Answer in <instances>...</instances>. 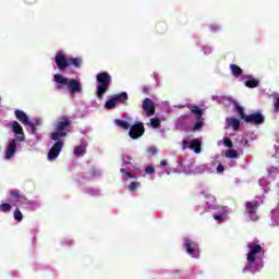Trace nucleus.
I'll return each instance as SVG.
<instances>
[{
  "mask_svg": "<svg viewBox=\"0 0 279 279\" xmlns=\"http://www.w3.org/2000/svg\"><path fill=\"white\" fill-rule=\"evenodd\" d=\"M10 197L11 199H15V202L20 205L29 204V199H27V197L23 195L19 190H11Z\"/></svg>",
  "mask_w": 279,
  "mask_h": 279,
  "instance_id": "obj_11",
  "label": "nucleus"
},
{
  "mask_svg": "<svg viewBox=\"0 0 279 279\" xmlns=\"http://www.w3.org/2000/svg\"><path fill=\"white\" fill-rule=\"evenodd\" d=\"M248 250L246 260L248 265H253V263H256V256L263 254V246L260 244H248Z\"/></svg>",
  "mask_w": 279,
  "mask_h": 279,
  "instance_id": "obj_6",
  "label": "nucleus"
},
{
  "mask_svg": "<svg viewBox=\"0 0 279 279\" xmlns=\"http://www.w3.org/2000/svg\"><path fill=\"white\" fill-rule=\"evenodd\" d=\"M120 172H121V173H124V174L122 175V179H123L124 181L134 180V178H136V177H134V174H132L131 172H125V170H124L123 168L120 169Z\"/></svg>",
  "mask_w": 279,
  "mask_h": 279,
  "instance_id": "obj_27",
  "label": "nucleus"
},
{
  "mask_svg": "<svg viewBox=\"0 0 279 279\" xmlns=\"http://www.w3.org/2000/svg\"><path fill=\"white\" fill-rule=\"evenodd\" d=\"M182 145L183 149H186V147H189V142L186 140H183Z\"/></svg>",
  "mask_w": 279,
  "mask_h": 279,
  "instance_id": "obj_44",
  "label": "nucleus"
},
{
  "mask_svg": "<svg viewBox=\"0 0 279 279\" xmlns=\"http://www.w3.org/2000/svg\"><path fill=\"white\" fill-rule=\"evenodd\" d=\"M146 151L148 156H156V154H158V149L156 148V146H149Z\"/></svg>",
  "mask_w": 279,
  "mask_h": 279,
  "instance_id": "obj_34",
  "label": "nucleus"
},
{
  "mask_svg": "<svg viewBox=\"0 0 279 279\" xmlns=\"http://www.w3.org/2000/svg\"><path fill=\"white\" fill-rule=\"evenodd\" d=\"M116 125H118V128H122V130H130L131 128L130 123L125 120H116Z\"/></svg>",
  "mask_w": 279,
  "mask_h": 279,
  "instance_id": "obj_25",
  "label": "nucleus"
},
{
  "mask_svg": "<svg viewBox=\"0 0 279 279\" xmlns=\"http://www.w3.org/2000/svg\"><path fill=\"white\" fill-rule=\"evenodd\" d=\"M96 96L98 99H104V96L108 93L110 84H112V76L108 72H100L96 75Z\"/></svg>",
  "mask_w": 279,
  "mask_h": 279,
  "instance_id": "obj_2",
  "label": "nucleus"
},
{
  "mask_svg": "<svg viewBox=\"0 0 279 279\" xmlns=\"http://www.w3.org/2000/svg\"><path fill=\"white\" fill-rule=\"evenodd\" d=\"M191 113L195 114L196 119H202L204 116V110L199 109L196 105H193L191 108Z\"/></svg>",
  "mask_w": 279,
  "mask_h": 279,
  "instance_id": "obj_21",
  "label": "nucleus"
},
{
  "mask_svg": "<svg viewBox=\"0 0 279 279\" xmlns=\"http://www.w3.org/2000/svg\"><path fill=\"white\" fill-rule=\"evenodd\" d=\"M123 162H124V165H132V157H130V156L124 157Z\"/></svg>",
  "mask_w": 279,
  "mask_h": 279,
  "instance_id": "obj_39",
  "label": "nucleus"
},
{
  "mask_svg": "<svg viewBox=\"0 0 279 279\" xmlns=\"http://www.w3.org/2000/svg\"><path fill=\"white\" fill-rule=\"evenodd\" d=\"M202 195H205V197H207L209 199H215L214 196H211L210 194H207L206 192H202Z\"/></svg>",
  "mask_w": 279,
  "mask_h": 279,
  "instance_id": "obj_42",
  "label": "nucleus"
},
{
  "mask_svg": "<svg viewBox=\"0 0 279 279\" xmlns=\"http://www.w3.org/2000/svg\"><path fill=\"white\" fill-rule=\"evenodd\" d=\"M69 128H71V120L69 117L63 116L59 118L54 124V130H57V132L50 134L51 141H60V138L66 137V130H69Z\"/></svg>",
  "mask_w": 279,
  "mask_h": 279,
  "instance_id": "obj_3",
  "label": "nucleus"
},
{
  "mask_svg": "<svg viewBox=\"0 0 279 279\" xmlns=\"http://www.w3.org/2000/svg\"><path fill=\"white\" fill-rule=\"evenodd\" d=\"M217 173H223V171H226V168L223 167V165H219L216 169Z\"/></svg>",
  "mask_w": 279,
  "mask_h": 279,
  "instance_id": "obj_40",
  "label": "nucleus"
},
{
  "mask_svg": "<svg viewBox=\"0 0 279 279\" xmlns=\"http://www.w3.org/2000/svg\"><path fill=\"white\" fill-rule=\"evenodd\" d=\"M258 202H246V210L248 215L252 217V215H256V210H258Z\"/></svg>",
  "mask_w": 279,
  "mask_h": 279,
  "instance_id": "obj_16",
  "label": "nucleus"
},
{
  "mask_svg": "<svg viewBox=\"0 0 279 279\" xmlns=\"http://www.w3.org/2000/svg\"><path fill=\"white\" fill-rule=\"evenodd\" d=\"M53 81L58 84L59 90L68 86V90H70L71 95H77V93H82V83L75 78H66L62 74H54Z\"/></svg>",
  "mask_w": 279,
  "mask_h": 279,
  "instance_id": "obj_1",
  "label": "nucleus"
},
{
  "mask_svg": "<svg viewBox=\"0 0 279 279\" xmlns=\"http://www.w3.org/2000/svg\"><path fill=\"white\" fill-rule=\"evenodd\" d=\"M161 27H163V29H166V28H167V24H165V23H159V24H157V31L160 32V28H161Z\"/></svg>",
  "mask_w": 279,
  "mask_h": 279,
  "instance_id": "obj_41",
  "label": "nucleus"
},
{
  "mask_svg": "<svg viewBox=\"0 0 279 279\" xmlns=\"http://www.w3.org/2000/svg\"><path fill=\"white\" fill-rule=\"evenodd\" d=\"M235 110L242 121H245V119H247V116L245 114V109H243V107H241L240 105H235Z\"/></svg>",
  "mask_w": 279,
  "mask_h": 279,
  "instance_id": "obj_24",
  "label": "nucleus"
},
{
  "mask_svg": "<svg viewBox=\"0 0 279 279\" xmlns=\"http://www.w3.org/2000/svg\"><path fill=\"white\" fill-rule=\"evenodd\" d=\"M105 108L107 110H112L113 108H117V100L112 96L111 99L107 100L105 104Z\"/></svg>",
  "mask_w": 279,
  "mask_h": 279,
  "instance_id": "obj_23",
  "label": "nucleus"
},
{
  "mask_svg": "<svg viewBox=\"0 0 279 279\" xmlns=\"http://www.w3.org/2000/svg\"><path fill=\"white\" fill-rule=\"evenodd\" d=\"M244 78L247 80L244 82L246 88H257V86L260 84V81L254 78L252 75L244 76Z\"/></svg>",
  "mask_w": 279,
  "mask_h": 279,
  "instance_id": "obj_14",
  "label": "nucleus"
},
{
  "mask_svg": "<svg viewBox=\"0 0 279 279\" xmlns=\"http://www.w3.org/2000/svg\"><path fill=\"white\" fill-rule=\"evenodd\" d=\"M160 167H167V160L162 159V160L160 161Z\"/></svg>",
  "mask_w": 279,
  "mask_h": 279,
  "instance_id": "obj_45",
  "label": "nucleus"
},
{
  "mask_svg": "<svg viewBox=\"0 0 279 279\" xmlns=\"http://www.w3.org/2000/svg\"><path fill=\"white\" fill-rule=\"evenodd\" d=\"M145 171H146L149 175L156 173V169L154 168V166H147L146 169H145Z\"/></svg>",
  "mask_w": 279,
  "mask_h": 279,
  "instance_id": "obj_37",
  "label": "nucleus"
},
{
  "mask_svg": "<svg viewBox=\"0 0 279 279\" xmlns=\"http://www.w3.org/2000/svg\"><path fill=\"white\" fill-rule=\"evenodd\" d=\"M227 158H239V153L235 149H230L226 153Z\"/></svg>",
  "mask_w": 279,
  "mask_h": 279,
  "instance_id": "obj_32",
  "label": "nucleus"
},
{
  "mask_svg": "<svg viewBox=\"0 0 279 279\" xmlns=\"http://www.w3.org/2000/svg\"><path fill=\"white\" fill-rule=\"evenodd\" d=\"M228 125L232 126V130L236 131L241 128V121L236 118H227Z\"/></svg>",
  "mask_w": 279,
  "mask_h": 279,
  "instance_id": "obj_19",
  "label": "nucleus"
},
{
  "mask_svg": "<svg viewBox=\"0 0 279 279\" xmlns=\"http://www.w3.org/2000/svg\"><path fill=\"white\" fill-rule=\"evenodd\" d=\"M214 219H215L216 221H221V219H223V217H222L221 215H215V216H214Z\"/></svg>",
  "mask_w": 279,
  "mask_h": 279,
  "instance_id": "obj_43",
  "label": "nucleus"
},
{
  "mask_svg": "<svg viewBox=\"0 0 279 279\" xmlns=\"http://www.w3.org/2000/svg\"><path fill=\"white\" fill-rule=\"evenodd\" d=\"M74 66L75 69H80L82 66V59L75 57L69 59V66Z\"/></svg>",
  "mask_w": 279,
  "mask_h": 279,
  "instance_id": "obj_22",
  "label": "nucleus"
},
{
  "mask_svg": "<svg viewBox=\"0 0 279 279\" xmlns=\"http://www.w3.org/2000/svg\"><path fill=\"white\" fill-rule=\"evenodd\" d=\"M14 114L17 121H20V123H23V125H27V123H29V118H27V113L23 110H15Z\"/></svg>",
  "mask_w": 279,
  "mask_h": 279,
  "instance_id": "obj_15",
  "label": "nucleus"
},
{
  "mask_svg": "<svg viewBox=\"0 0 279 279\" xmlns=\"http://www.w3.org/2000/svg\"><path fill=\"white\" fill-rule=\"evenodd\" d=\"M141 186V182H131L129 184V190L130 191H136V189H138Z\"/></svg>",
  "mask_w": 279,
  "mask_h": 279,
  "instance_id": "obj_36",
  "label": "nucleus"
},
{
  "mask_svg": "<svg viewBox=\"0 0 279 279\" xmlns=\"http://www.w3.org/2000/svg\"><path fill=\"white\" fill-rule=\"evenodd\" d=\"M26 125H29V128L32 130V134H36V124H34V122L28 121V123H26Z\"/></svg>",
  "mask_w": 279,
  "mask_h": 279,
  "instance_id": "obj_38",
  "label": "nucleus"
},
{
  "mask_svg": "<svg viewBox=\"0 0 279 279\" xmlns=\"http://www.w3.org/2000/svg\"><path fill=\"white\" fill-rule=\"evenodd\" d=\"M167 173H168V175H169V173H171V172L168 171Z\"/></svg>",
  "mask_w": 279,
  "mask_h": 279,
  "instance_id": "obj_49",
  "label": "nucleus"
},
{
  "mask_svg": "<svg viewBox=\"0 0 279 279\" xmlns=\"http://www.w3.org/2000/svg\"><path fill=\"white\" fill-rule=\"evenodd\" d=\"M113 99H116V102L118 104H128V94L125 92H122L120 94L113 95Z\"/></svg>",
  "mask_w": 279,
  "mask_h": 279,
  "instance_id": "obj_18",
  "label": "nucleus"
},
{
  "mask_svg": "<svg viewBox=\"0 0 279 279\" xmlns=\"http://www.w3.org/2000/svg\"><path fill=\"white\" fill-rule=\"evenodd\" d=\"M16 154V140H11L5 150V158L10 160Z\"/></svg>",
  "mask_w": 279,
  "mask_h": 279,
  "instance_id": "obj_13",
  "label": "nucleus"
},
{
  "mask_svg": "<svg viewBox=\"0 0 279 279\" xmlns=\"http://www.w3.org/2000/svg\"><path fill=\"white\" fill-rule=\"evenodd\" d=\"M129 130V136L133 141H138V138L145 134V125L143 122H136L135 124L131 125Z\"/></svg>",
  "mask_w": 279,
  "mask_h": 279,
  "instance_id": "obj_5",
  "label": "nucleus"
},
{
  "mask_svg": "<svg viewBox=\"0 0 279 279\" xmlns=\"http://www.w3.org/2000/svg\"><path fill=\"white\" fill-rule=\"evenodd\" d=\"M25 3H36L37 0H24Z\"/></svg>",
  "mask_w": 279,
  "mask_h": 279,
  "instance_id": "obj_47",
  "label": "nucleus"
},
{
  "mask_svg": "<svg viewBox=\"0 0 279 279\" xmlns=\"http://www.w3.org/2000/svg\"><path fill=\"white\" fill-rule=\"evenodd\" d=\"M12 130L14 134H17L16 140L20 142L25 141V133L23 132V126L16 121L12 122Z\"/></svg>",
  "mask_w": 279,
  "mask_h": 279,
  "instance_id": "obj_12",
  "label": "nucleus"
},
{
  "mask_svg": "<svg viewBox=\"0 0 279 279\" xmlns=\"http://www.w3.org/2000/svg\"><path fill=\"white\" fill-rule=\"evenodd\" d=\"M13 217L15 219V221H23V213H21V209L16 208L13 213Z\"/></svg>",
  "mask_w": 279,
  "mask_h": 279,
  "instance_id": "obj_29",
  "label": "nucleus"
},
{
  "mask_svg": "<svg viewBox=\"0 0 279 279\" xmlns=\"http://www.w3.org/2000/svg\"><path fill=\"white\" fill-rule=\"evenodd\" d=\"M204 128V121L201 119H196V123L193 126V132H196V130H202Z\"/></svg>",
  "mask_w": 279,
  "mask_h": 279,
  "instance_id": "obj_30",
  "label": "nucleus"
},
{
  "mask_svg": "<svg viewBox=\"0 0 279 279\" xmlns=\"http://www.w3.org/2000/svg\"><path fill=\"white\" fill-rule=\"evenodd\" d=\"M85 154H86V146L80 145V146L75 147V149H74L75 156H84Z\"/></svg>",
  "mask_w": 279,
  "mask_h": 279,
  "instance_id": "obj_26",
  "label": "nucleus"
},
{
  "mask_svg": "<svg viewBox=\"0 0 279 279\" xmlns=\"http://www.w3.org/2000/svg\"><path fill=\"white\" fill-rule=\"evenodd\" d=\"M54 62L59 71H66V68L69 66V59H66V54L61 52L57 53L54 57Z\"/></svg>",
  "mask_w": 279,
  "mask_h": 279,
  "instance_id": "obj_10",
  "label": "nucleus"
},
{
  "mask_svg": "<svg viewBox=\"0 0 279 279\" xmlns=\"http://www.w3.org/2000/svg\"><path fill=\"white\" fill-rule=\"evenodd\" d=\"M142 108L146 113V117H154V114H156V104H154L149 98H145L143 100Z\"/></svg>",
  "mask_w": 279,
  "mask_h": 279,
  "instance_id": "obj_9",
  "label": "nucleus"
},
{
  "mask_svg": "<svg viewBox=\"0 0 279 279\" xmlns=\"http://www.w3.org/2000/svg\"><path fill=\"white\" fill-rule=\"evenodd\" d=\"M183 247L185 248L189 256H192V258H197L199 256V245L197 242L185 238L183 240Z\"/></svg>",
  "mask_w": 279,
  "mask_h": 279,
  "instance_id": "obj_4",
  "label": "nucleus"
},
{
  "mask_svg": "<svg viewBox=\"0 0 279 279\" xmlns=\"http://www.w3.org/2000/svg\"><path fill=\"white\" fill-rule=\"evenodd\" d=\"M274 112H279V95H274Z\"/></svg>",
  "mask_w": 279,
  "mask_h": 279,
  "instance_id": "obj_31",
  "label": "nucleus"
},
{
  "mask_svg": "<svg viewBox=\"0 0 279 279\" xmlns=\"http://www.w3.org/2000/svg\"><path fill=\"white\" fill-rule=\"evenodd\" d=\"M211 32H219V27L218 26H211Z\"/></svg>",
  "mask_w": 279,
  "mask_h": 279,
  "instance_id": "obj_46",
  "label": "nucleus"
},
{
  "mask_svg": "<svg viewBox=\"0 0 279 279\" xmlns=\"http://www.w3.org/2000/svg\"><path fill=\"white\" fill-rule=\"evenodd\" d=\"M64 147V141L57 140V142L52 145L48 153V160H56L60 156V151H62V148Z\"/></svg>",
  "mask_w": 279,
  "mask_h": 279,
  "instance_id": "obj_7",
  "label": "nucleus"
},
{
  "mask_svg": "<svg viewBox=\"0 0 279 279\" xmlns=\"http://www.w3.org/2000/svg\"><path fill=\"white\" fill-rule=\"evenodd\" d=\"M230 69L234 77H241V75H243V69H241V66L236 64H230Z\"/></svg>",
  "mask_w": 279,
  "mask_h": 279,
  "instance_id": "obj_20",
  "label": "nucleus"
},
{
  "mask_svg": "<svg viewBox=\"0 0 279 279\" xmlns=\"http://www.w3.org/2000/svg\"><path fill=\"white\" fill-rule=\"evenodd\" d=\"M190 149H192V151H195V154H202V141L192 140L190 144Z\"/></svg>",
  "mask_w": 279,
  "mask_h": 279,
  "instance_id": "obj_17",
  "label": "nucleus"
},
{
  "mask_svg": "<svg viewBox=\"0 0 279 279\" xmlns=\"http://www.w3.org/2000/svg\"><path fill=\"white\" fill-rule=\"evenodd\" d=\"M150 125H151V128H154V129L159 128V126H160V119H158V118H151V119H150Z\"/></svg>",
  "mask_w": 279,
  "mask_h": 279,
  "instance_id": "obj_33",
  "label": "nucleus"
},
{
  "mask_svg": "<svg viewBox=\"0 0 279 279\" xmlns=\"http://www.w3.org/2000/svg\"><path fill=\"white\" fill-rule=\"evenodd\" d=\"M95 173H96V171L94 170V171L92 172V174L95 175Z\"/></svg>",
  "mask_w": 279,
  "mask_h": 279,
  "instance_id": "obj_48",
  "label": "nucleus"
},
{
  "mask_svg": "<svg viewBox=\"0 0 279 279\" xmlns=\"http://www.w3.org/2000/svg\"><path fill=\"white\" fill-rule=\"evenodd\" d=\"M12 210V205L10 203L0 204V213H10Z\"/></svg>",
  "mask_w": 279,
  "mask_h": 279,
  "instance_id": "obj_28",
  "label": "nucleus"
},
{
  "mask_svg": "<svg viewBox=\"0 0 279 279\" xmlns=\"http://www.w3.org/2000/svg\"><path fill=\"white\" fill-rule=\"evenodd\" d=\"M223 145H225V147H228L229 149H232V147H233L232 140H230V137H225L223 138Z\"/></svg>",
  "mask_w": 279,
  "mask_h": 279,
  "instance_id": "obj_35",
  "label": "nucleus"
},
{
  "mask_svg": "<svg viewBox=\"0 0 279 279\" xmlns=\"http://www.w3.org/2000/svg\"><path fill=\"white\" fill-rule=\"evenodd\" d=\"M245 123H251L252 125H262V123H265V116L260 112L252 113L246 116Z\"/></svg>",
  "mask_w": 279,
  "mask_h": 279,
  "instance_id": "obj_8",
  "label": "nucleus"
}]
</instances>
